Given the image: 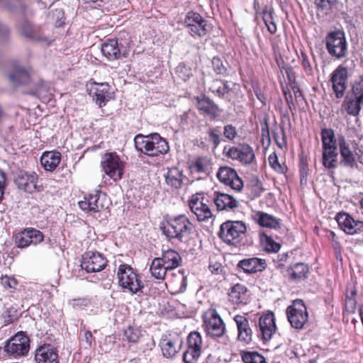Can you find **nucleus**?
<instances>
[{
	"instance_id": "obj_44",
	"label": "nucleus",
	"mask_w": 363,
	"mask_h": 363,
	"mask_svg": "<svg viewBox=\"0 0 363 363\" xmlns=\"http://www.w3.org/2000/svg\"><path fill=\"white\" fill-rule=\"evenodd\" d=\"M259 240L262 247L269 252H277L280 249V245L264 233H260Z\"/></svg>"
},
{
	"instance_id": "obj_30",
	"label": "nucleus",
	"mask_w": 363,
	"mask_h": 363,
	"mask_svg": "<svg viewBox=\"0 0 363 363\" xmlns=\"http://www.w3.org/2000/svg\"><path fill=\"white\" fill-rule=\"evenodd\" d=\"M62 155L57 150L46 151L40 157V164L45 171L53 172L60 163Z\"/></svg>"
},
{
	"instance_id": "obj_52",
	"label": "nucleus",
	"mask_w": 363,
	"mask_h": 363,
	"mask_svg": "<svg viewBox=\"0 0 363 363\" xmlns=\"http://www.w3.org/2000/svg\"><path fill=\"white\" fill-rule=\"evenodd\" d=\"M208 161L206 157H199L196 158L191 167L197 173H204L206 172Z\"/></svg>"
},
{
	"instance_id": "obj_48",
	"label": "nucleus",
	"mask_w": 363,
	"mask_h": 363,
	"mask_svg": "<svg viewBox=\"0 0 363 363\" xmlns=\"http://www.w3.org/2000/svg\"><path fill=\"white\" fill-rule=\"evenodd\" d=\"M176 74L184 82H186L193 76L191 68L184 63L179 64L176 68Z\"/></svg>"
},
{
	"instance_id": "obj_3",
	"label": "nucleus",
	"mask_w": 363,
	"mask_h": 363,
	"mask_svg": "<svg viewBox=\"0 0 363 363\" xmlns=\"http://www.w3.org/2000/svg\"><path fill=\"white\" fill-rule=\"evenodd\" d=\"M218 235L228 245L238 247L247 238V227L242 221L227 220L220 225Z\"/></svg>"
},
{
	"instance_id": "obj_15",
	"label": "nucleus",
	"mask_w": 363,
	"mask_h": 363,
	"mask_svg": "<svg viewBox=\"0 0 363 363\" xmlns=\"http://www.w3.org/2000/svg\"><path fill=\"white\" fill-rule=\"evenodd\" d=\"M187 348L183 354L184 363H196L199 359L203 347V339L198 331L191 332L186 339Z\"/></svg>"
},
{
	"instance_id": "obj_43",
	"label": "nucleus",
	"mask_w": 363,
	"mask_h": 363,
	"mask_svg": "<svg viewBox=\"0 0 363 363\" xmlns=\"http://www.w3.org/2000/svg\"><path fill=\"white\" fill-rule=\"evenodd\" d=\"M22 34L34 40H44L40 36V28H34L30 22H26L21 28Z\"/></svg>"
},
{
	"instance_id": "obj_27",
	"label": "nucleus",
	"mask_w": 363,
	"mask_h": 363,
	"mask_svg": "<svg viewBox=\"0 0 363 363\" xmlns=\"http://www.w3.org/2000/svg\"><path fill=\"white\" fill-rule=\"evenodd\" d=\"M101 52L108 60H116L122 57H127V53L122 50L116 38L107 39L101 45Z\"/></svg>"
},
{
	"instance_id": "obj_1",
	"label": "nucleus",
	"mask_w": 363,
	"mask_h": 363,
	"mask_svg": "<svg viewBox=\"0 0 363 363\" xmlns=\"http://www.w3.org/2000/svg\"><path fill=\"white\" fill-rule=\"evenodd\" d=\"M194 228V224L185 214L166 215L160 225L162 233L168 240H175L179 242L187 241Z\"/></svg>"
},
{
	"instance_id": "obj_5",
	"label": "nucleus",
	"mask_w": 363,
	"mask_h": 363,
	"mask_svg": "<svg viewBox=\"0 0 363 363\" xmlns=\"http://www.w3.org/2000/svg\"><path fill=\"white\" fill-rule=\"evenodd\" d=\"M211 204V195L202 191L193 194L188 200L190 211L199 222L208 221L213 217Z\"/></svg>"
},
{
	"instance_id": "obj_16",
	"label": "nucleus",
	"mask_w": 363,
	"mask_h": 363,
	"mask_svg": "<svg viewBox=\"0 0 363 363\" xmlns=\"http://www.w3.org/2000/svg\"><path fill=\"white\" fill-rule=\"evenodd\" d=\"M88 86L89 96L99 108H103L114 99V93L111 91V86L107 82L98 83L91 81Z\"/></svg>"
},
{
	"instance_id": "obj_17",
	"label": "nucleus",
	"mask_w": 363,
	"mask_h": 363,
	"mask_svg": "<svg viewBox=\"0 0 363 363\" xmlns=\"http://www.w3.org/2000/svg\"><path fill=\"white\" fill-rule=\"evenodd\" d=\"M79 208L87 213H98L108 208V202L106 194H102L101 190L84 196V200L79 201Z\"/></svg>"
},
{
	"instance_id": "obj_60",
	"label": "nucleus",
	"mask_w": 363,
	"mask_h": 363,
	"mask_svg": "<svg viewBox=\"0 0 363 363\" xmlns=\"http://www.w3.org/2000/svg\"><path fill=\"white\" fill-rule=\"evenodd\" d=\"M262 18L269 32L272 34L275 33L277 31V26L275 23L272 21L271 14L264 12Z\"/></svg>"
},
{
	"instance_id": "obj_50",
	"label": "nucleus",
	"mask_w": 363,
	"mask_h": 363,
	"mask_svg": "<svg viewBox=\"0 0 363 363\" xmlns=\"http://www.w3.org/2000/svg\"><path fill=\"white\" fill-rule=\"evenodd\" d=\"M211 62L213 69L216 74L223 76L228 74V68L219 57H213Z\"/></svg>"
},
{
	"instance_id": "obj_31",
	"label": "nucleus",
	"mask_w": 363,
	"mask_h": 363,
	"mask_svg": "<svg viewBox=\"0 0 363 363\" xmlns=\"http://www.w3.org/2000/svg\"><path fill=\"white\" fill-rule=\"evenodd\" d=\"M247 313H245L244 315H236L234 317V320L236 323L238 331V340L244 345L248 344L250 341V328L248 323V318L247 317Z\"/></svg>"
},
{
	"instance_id": "obj_55",
	"label": "nucleus",
	"mask_w": 363,
	"mask_h": 363,
	"mask_svg": "<svg viewBox=\"0 0 363 363\" xmlns=\"http://www.w3.org/2000/svg\"><path fill=\"white\" fill-rule=\"evenodd\" d=\"M266 267L265 259L257 257L251 258V273L262 272Z\"/></svg>"
},
{
	"instance_id": "obj_33",
	"label": "nucleus",
	"mask_w": 363,
	"mask_h": 363,
	"mask_svg": "<svg viewBox=\"0 0 363 363\" xmlns=\"http://www.w3.org/2000/svg\"><path fill=\"white\" fill-rule=\"evenodd\" d=\"M247 291V288L245 286L241 284H235L228 293L230 301L235 304H247L248 298Z\"/></svg>"
},
{
	"instance_id": "obj_46",
	"label": "nucleus",
	"mask_w": 363,
	"mask_h": 363,
	"mask_svg": "<svg viewBox=\"0 0 363 363\" xmlns=\"http://www.w3.org/2000/svg\"><path fill=\"white\" fill-rule=\"evenodd\" d=\"M318 9L325 14H328L336 7L337 0H314Z\"/></svg>"
},
{
	"instance_id": "obj_14",
	"label": "nucleus",
	"mask_w": 363,
	"mask_h": 363,
	"mask_svg": "<svg viewBox=\"0 0 363 363\" xmlns=\"http://www.w3.org/2000/svg\"><path fill=\"white\" fill-rule=\"evenodd\" d=\"M13 240L16 247L26 248L30 245H37L44 240L43 233L34 228H26L13 233Z\"/></svg>"
},
{
	"instance_id": "obj_10",
	"label": "nucleus",
	"mask_w": 363,
	"mask_h": 363,
	"mask_svg": "<svg viewBox=\"0 0 363 363\" xmlns=\"http://www.w3.org/2000/svg\"><path fill=\"white\" fill-rule=\"evenodd\" d=\"M101 167L105 174L113 180L116 182L122 179L125 164L116 152L105 153L101 159Z\"/></svg>"
},
{
	"instance_id": "obj_36",
	"label": "nucleus",
	"mask_w": 363,
	"mask_h": 363,
	"mask_svg": "<svg viewBox=\"0 0 363 363\" xmlns=\"http://www.w3.org/2000/svg\"><path fill=\"white\" fill-rule=\"evenodd\" d=\"M308 272V267L302 262L296 263L289 267L287 269V274L289 277L296 281L307 278Z\"/></svg>"
},
{
	"instance_id": "obj_11",
	"label": "nucleus",
	"mask_w": 363,
	"mask_h": 363,
	"mask_svg": "<svg viewBox=\"0 0 363 363\" xmlns=\"http://www.w3.org/2000/svg\"><path fill=\"white\" fill-rule=\"evenodd\" d=\"M30 342V338L26 333L18 332L7 340L4 346V351L14 358L23 357L29 351Z\"/></svg>"
},
{
	"instance_id": "obj_58",
	"label": "nucleus",
	"mask_w": 363,
	"mask_h": 363,
	"mask_svg": "<svg viewBox=\"0 0 363 363\" xmlns=\"http://www.w3.org/2000/svg\"><path fill=\"white\" fill-rule=\"evenodd\" d=\"M263 191L262 184L257 177H251V196L258 197Z\"/></svg>"
},
{
	"instance_id": "obj_12",
	"label": "nucleus",
	"mask_w": 363,
	"mask_h": 363,
	"mask_svg": "<svg viewBox=\"0 0 363 363\" xmlns=\"http://www.w3.org/2000/svg\"><path fill=\"white\" fill-rule=\"evenodd\" d=\"M183 339L181 335L177 332L168 331L162 334L159 342L163 357L173 358L182 350Z\"/></svg>"
},
{
	"instance_id": "obj_38",
	"label": "nucleus",
	"mask_w": 363,
	"mask_h": 363,
	"mask_svg": "<svg viewBox=\"0 0 363 363\" xmlns=\"http://www.w3.org/2000/svg\"><path fill=\"white\" fill-rule=\"evenodd\" d=\"M254 219L261 226L264 228L277 229L280 226L279 220L277 218L263 212H257Z\"/></svg>"
},
{
	"instance_id": "obj_63",
	"label": "nucleus",
	"mask_w": 363,
	"mask_h": 363,
	"mask_svg": "<svg viewBox=\"0 0 363 363\" xmlns=\"http://www.w3.org/2000/svg\"><path fill=\"white\" fill-rule=\"evenodd\" d=\"M301 65L306 73L308 75H311L313 74V68L308 58V56L304 52H301Z\"/></svg>"
},
{
	"instance_id": "obj_34",
	"label": "nucleus",
	"mask_w": 363,
	"mask_h": 363,
	"mask_svg": "<svg viewBox=\"0 0 363 363\" xmlns=\"http://www.w3.org/2000/svg\"><path fill=\"white\" fill-rule=\"evenodd\" d=\"M164 177L166 184L172 189H178L182 186L184 175L178 168L168 169Z\"/></svg>"
},
{
	"instance_id": "obj_39",
	"label": "nucleus",
	"mask_w": 363,
	"mask_h": 363,
	"mask_svg": "<svg viewBox=\"0 0 363 363\" xmlns=\"http://www.w3.org/2000/svg\"><path fill=\"white\" fill-rule=\"evenodd\" d=\"M337 148L322 150V164L327 169H335L337 167Z\"/></svg>"
},
{
	"instance_id": "obj_26",
	"label": "nucleus",
	"mask_w": 363,
	"mask_h": 363,
	"mask_svg": "<svg viewBox=\"0 0 363 363\" xmlns=\"http://www.w3.org/2000/svg\"><path fill=\"white\" fill-rule=\"evenodd\" d=\"M259 328L261 338L264 341L271 340L277 330L274 314L269 312L262 315L259 319Z\"/></svg>"
},
{
	"instance_id": "obj_40",
	"label": "nucleus",
	"mask_w": 363,
	"mask_h": 363,
	"mask_svg": "<svg viewBox=\"0 0 363 363\" xmlns=\"http://www.w3.org/2000/svg\"><path fill=\"white\" fill-rule=\"evenodd\" d=\"M209 90L219 98L223 99L231 91L228 82L221 79H213L209 86Z\"/></svg>"
},
{
	"instance_id": "obj_54",
	"label": "nucleus",
	"mask_w": 363,
	"mask_h": 363,
	"mask_svg": "<svg viewBox=\"0 0 363 363\" xmlns=\"http://www.w3.org/2000/svg\"><path fill=\"white\" fill-rule=\"evenodd\" d=\"M269 165L278 173H284L285 167L281 164L278 160V157L275 152H273L268 158Z\"/></svg>"
},
{
	"instance_id": "obj_49",
	"label": "nucleus",
	"mask_w": 363,
	"mask_h": 363,
	"mask_svg": "<svg viewBox=\"0 0 363 363\" xmlns=\"http://www.w3.org/2000/svg\"><path fill=\"white\" fill-rule=\"evenodd\" d=\"M273 137L277 145L283 148L286 146V140L285 136L284 130L281 126H277L273 130Z\"/></svg>"
},
{
	"instance_id": "obj_41",
	"label": "nucleus",
	"mask_w": 363,
	"mask_h": 363,
	"mask_svg": "<svg viewBox=\"0 0 363 363\" xmlns=\"http://www.w3.org/2000/svg\"><path fill=\"white\" fill-rule=\"evenodd\" d=\"M344 107L347 113L356 116L359 114L363 101H359L352 94H348L344 101Z\"/></svg>"
},
{
	"instance_id": "obj_22",
	"label": "nucleus",
	"mask_w": 363,
	"mask_h": 363,
	"mask_svg": "<svg viewBox=\"0 0 363 363\" xmlns=\"http://www.w3.org/2000/svg\"><path fill=\"white\" fill-rule=\"evenodd\" d=\"M57 347L50 343L39 345L35 351L36 363H60V356Z\"/></svg>"
},
{
	"instance_id": "obj_25",
	"label": "nucleus",
	"mask_w": 363,
	"mask_h": 363,
	"mask_svg": "<svg viewBox=\"0 0 363 363\" xmlns=\"http://www.w3.org/2000/svg\"><path fill=\"white\" fill-rule=\"evenodd\" d=\"M212 201L218 211H234L238 206V201L233 196L220 191L213 192Z\"/></svg>"
},
{
	"instance_id": "obj_61",
	"label": "nucleus",
	"mask_w": 363,
	"mask_h": 363,
	"mask_svg": "<svg viewBox=\"0 0 363 363\" xmlns=\"http://www.w3.org/2000/svg\"><path fill=\"white\" fill-rule=\"evenodd\" d=\"M282 92L284 95L285 100L287 103V105L289 106V108L292 111L295 110V105L293 101V96L290 91V89L287 86H282Z\"/></svg>"
},
{
	"instance_id": "obj_56",
	"label": "nucleus",
	"mask_w": 363,
	"mask_h": 363,
	"mask_svg": "<svg viewBox=\"0 0 363 363\" xmlns=\"http://www.w3.org/2000/svg\"><path fill=\"white\" fill-rule=\"evenodd\" d=\"M71 304L74 309L83 310L91 305V301L88 298H77L72 299Z\"/></svg>"
},
{
	"instance_id": "obj_51",
	"label": "nucleus",
	"mask_w": 363,
	"mask_h": 363,
	"mask_svg": "<svg viewBox=\"0 0 363 363\" xmlns=\"http://www.w3.org/2000/svg\"><path fill=\"white\" fill-rule=\"evenodd\" d=\"M208 140L213 143L214 148L217 147L220 142L221 130L220 127L211 128L208 130Z\"/></svg>"
},
{
	"instance_id": "obj_64",
	"label": "nucleus",
	"mask_w": 363,
	"mask_h": 363,
	"mask_svg": "<svg viewBox=\"0 0 363 363\" xmlns=\"http://www.w3.org/2000/svg\"><path fill=\"white\" fill-rule=\"evenodd\" d=\"M237 271L238 273L243 272L247 274H250V258L244 259L240 261L237 265Z\"/></svg>"
},
{
	"instance_id": "obj_6",
	"label": "nucleus",
	"mask_w": 363,
	"mask_h": 363,
	"mask_svg": "<svg viewBox=\"0 0 363 363\" xmlns=\"http://www.w3.org/2000/svg\"><path fill=\"white\" fill-rule=\"evenodd\" d=\"M184 25L188 29L189 35L195 39L205 38L212 28L206 19L194 11L186 13Z\"/></svg>"
},
{
	"instance_id": "obj_57",
	"label": "nucleus",
	"mask_w": 363,
	"mask_h": 363,
	"mask_svg": "<svg viewBox=\"0 0 363 363\" xmlns=\"http://www.w3.org/2000/svg\"><path fill=\"white\" fill-rule=\"evenodd\" d=\"M359 101H363V75L358 82L354 83L352 87V93Z\"/></svg>"
},
{
	"instance_id": "obj_20",
	"label": "nucleus",
	"mask_w": 363,
	"mask_h": 363,
	"mask_svg": "<svg viewBox=\"0 0 363 363\" xmlns=\"http://www.w3.org/2000/svg\"><path fill=\"white\" fill-rule=\"evenodd\" d=\"M166 286L172 294H178L185 291L187 286V277L184 269L169 270L166 277Z\"/></svg>"
},
{
	"instance_id": "obj_8",
	"label": "nucleus",
	"mask_w": 363,
	"mask_h": 363,
	"mask_svg": "<svg viewBox=\"0 0 363 363\" xmlns=\"http://www.w3.org/2000/svg\"><path fill=\"white\" fill-rule=\"evenodd\" d=\"M354 67V61L347 59L332 73L330 81L336 98L343 97L347 87L348 69Z\"/></svg>"
},
{
	"instance_id": "obj_53",
	"label": "nucleus",
	"mask_w": 363,
	"mask_h": 363,
	"mask_svg": "<svg viewBox=\"0 0 363 363\" xmlns=\"http://www.w3.org/2000/svg\"><path fill=\"white\" fill-rule=\"evenodd\" d=\"M124 335L126 337V339L130 342H137L140 338V331L138 329H136L132 326H128L124 330Z\"/></svg>"
},
{
	"instance_id": "obj_19",
	"label": "nucleus",
	"mask_w": 363,
	"mask_h": 363,
	"mask_svg": "<svg viewBox=\"0 0 363 363\" xmlns=\"http://www.w3.org/2000/svg\"><path fill=\"white\" fill-rule=\"evenodd\" d=\"M108 260L99 252H86L82 258L81 267L88 273L102 271L107 265Z\"/></svg>"
},
{
	"instance_id": "obj_37",
	"label": "nucleus",
	"mask_w": 363,
	"mask_h": 363,
	"mask_svg": "<svg viewBox=\"0 0 363 363\" xmlns=\"http://www.w3.org/2000/svg\"><path fill=\"white\" fill-rule=\"evenodd\" d=\"M169 269L162 264V260H160L158 257H155L152 260L150 272L151 276L157 280H164L166 279Z\"/></svg>"
},
{
	"instance_id": "obj_2",
	"label": "nucleus",
	"mask_w": 363,
	"mask_h": 363,
	"mask_svg": "<svg viewBox=\"0 0 363 363\" xmlns=\"http://www.w3.org/2000/svg\"><path fill=\"white\" fill-rule=\"evenodd\" d=\"M134 145L137 152L150 157H159L169 151L168 142L157 133L147 135L140 133L136 135Z\"/></svg>"
},
{
	"instance_id": "obj_47",
	"label": "nucleus",
	"mask_w": 363,
	"mask_h": 363,
	"mask_svg": "<svg viewBox=\"0 0 363 363\" xmlns=\"http://www.w3.org/2000/svg\"><path fill=\"white\" fill-rule=\"evenodd\" d=\"M1 318L5 325L13 323L18 318V311L15 306H11L2 313Z\"/></svg>"
},
{
	"instance_id": "obj_32",
	"label": "nucleus",
	"mask_w": 363,
	"mask_h": 363,
	"mask_svg": "<svg viewBox=\"0 0 363 363\" xmlns=\"http://www.w3.org/2000/svg\"><path fill=\"white\" fill-rule=\"evenodd\" d=\"M158 258L160 260H162V264L169 269V271L177 269L182 262L179 253L173 249L164 250L162 256Z\"/></svg>"
},
{
	"instance_id": "obj_21",
	"label": "nucleus",
	"mask_w": 363,
	"mask_h": 363,
	"mask_svg": "<svg viewBox=\"0 0 363 363\" xmlns=\"http://www.w3.org/2000/svg\"><path fill=\"white\" fill-rule=\"evenodd\" d=\"M216 176L220 182L230 186L234 191H240L243 187L242 179L231 167L225 166L220 167Z\"/></svg>"
},
{
	"instance_id": "obj_28",
	"label": "nucleus",
	"mask_w": 363,
	"mask_h": 363,
	"mask_svg": "<svg viewBox=\"0 0 363 363\" xmlns=\"http://www.w3.org/2000/svg\"><path fill=\"white\" fill-rule=\"evenodd\" d=\"M337 143L340 147V164L345 167L349 168H354L357 167L355 155L350 150L348 143L346 142L344 136H339L337 138Z\"/></svg>"
},
{
	"instance_id": "obj_24",
	"label": "nucleus",
	"mask_w": 363,
	"mask_h": 363,
	"mask_svg": "<svg viewBox=\"0 0 363 363\" xmlns=\"http://www.w3.org/2000/svg\"><path fill=\"white\" fill-rule=\"evenodd\" d=\"M9 78L14 87L27 85L31 81V69H26L14 62L12 63V70L9 72Z\"/></svg>"
},
{
	"instance_id": "obj_9",
	"label": "nucleus",
	"mask_w": 363,
	"mask_h": 363,
	"mask_svg": "<svg viewBox=\"0 0 363 363\" xmlns=\"http://www.w3.org/2000/svg\"><path fill=\"white\" fill-rule=\"evenodd\" d=\"M325 46L328 53L337 59L342 58L347 53V43L343 31L336 30L328 33Z\"/></svg>"
},
{
	"instance_id": "obj_45",
	"label": "nucleus",
	"mask_w": 363,
	"mask_h": 363,
	"mask_svg": "<svg viewBox=\"0 0 363 363\" xmlns=\"http://www.w3.org/2000/svg\"><path fill=\"white\" fill-rule=\"evenodd\" d=\"M0 283L3 288L9 293L16 291L18 286V281L13 276H1Z\"/></svg>"
},
{
	"instance_id": "obj_4",
	"label": "nucleus",
	"mask_w": 363,
	"mask_h": 363,
	"mask_svg": "<svg viewBox=\"0 0 363 363\" xmlns=\"http://www.w3.org/2000/svg\"><path fill=\"white\" fill-rule=\"evenodd\" d=\"M202 328L207 337L220 338L227 333L226 325L217 310L211 306L201 315Z\"/></svg>"
},
{
	"instance_id": "obj_13",
	"label": "nucleus",
	"mask_w": 363,
	"mask_h": 363,
	"mask_svg": "<svg viewBox=\"0 0 363 363\" xmlns=\"http://www.w3.org/2000/svg\"><path fill=\"white\" fill-rule=\"evenodd\" d=\"M14 183L18 189L28 194L41 192L44 190V186L35 172H18L15 176Z\"/></svg>"
},
{
	"instance_id": "obj_62",
	"label": "nucleus",
	"mask_w": 363,
	"mask_h": 363,
	"mask_svg": "<svg viewBox=\"0 0 363 363\" xmlns=\"http://www.w3.org/2000/svg\"><path fill=\"white\" fill-rule=\"evenodd\" d=\"M223 134L227 139L233 140L237 135L236 128L231 124L226 125L224 127Z\"/></svg>"
},
{
	"instance_id": "obj_35",
	"label": "nucleus",
	"mask_w": 363,
	"mask_h": 363,
	"mask_svg": "<svg viewBox=\"0 0 363 363\" xmlns=\"http://www.w3.org/2000/svg\"><path fill=\"white\" fill-rule=\"evenodd\" d=\"M249 147L247 146L245 150L240 149L239 147L235 146H225L223 153L229 158L233 160H238L240 162L247 163L248 162V152Z\"/></svg>"
},
{
	"instance_id": "obj_42",
	"label": "nucleus",
	"mask_w": 363,
	"mask_h": 363,
	"mask_svg": "<svg viewBox=\"0 0 363 363\" xmlns=\"http://www.w3.org/2000/svg\"><path fill=\"white\" fill-rule=\"evenodd\" d=\"M322 150L337 148L334 130L331 128L321 130Z\"/></svg>"
},
{
	"instance_id": "obj_18",
	"label": "nucleus",
	"mask_w": 363,
	"mask_h": 363,
	"mask_svg": "<svg viewBox=\"0 0 363 363\" xmlns=\"http://www.w3.org/2000/svg\"><path fill=\"white\" fill-rule=\"evenodd\" d=\"M287 318L291 325L296 329H302L308 321L306 307L302 300L298 299L286 308Z\"/></svg>"
},
{
	"instance_id": "obj_23",
	"label": "nucleus",
	"mask_w": 363,
	"mask_h": 363,
	"mask_svg": "<svg viewBox=\"0 0 363 363\" xmlns=\"http://www.w3.org/2000/svg\"><path fill=\"white\" fill-rule=\"evenodd\" d=\"M336 220L340 229L348 235H356L363 232V222L354 220L347 213H339Z\"/></svg>"
},
{
	"instance_id": "obj_59",
	"label": "nucleus",
	"mask_w": 363,
	"mask_h": 363,
	"mask_svg": "<svg viewBox=\"0 0 363 363\" xmlns=\"http://www.w3.org/2000/svg\"><path fill=\"white\" fill-rule=\"evenodd\" d=\"M300 182L301 185H306L307 184V177L308 174V168L307 162L301 160L300 162Z\"/></svg>"
},
{
	"instance_id": "obj_29",
	"label": "nucleus",
	"mask_w": 363,
	"mask_h": 363,
	"mask_svg": "<svg viewBox=\"0 0 363 363\" xmlns=\"http://www.w3.org/2000/svg\"><path fill=\"white\" fill-rule=\"evenodd\" d=\"M195 100L196 101L197 109L201 113L209 116L213 118L218 116L219 108L208 96L203 94L200 96H196Z\"/></svg>"
},
{
	"instance_id": "obj_7",
	"label": "nucleus",
	"mask_w": 363,
	"mask_h": 363,
	"mask_svg": "<svg viewBox=\"0 0 363 363\" xmlns=\"http://www.w3.org/2000/svg\"><path fill=\"white\" fill-rule=\"evenodd\" d=\"M117 277L119 286L132 294H136L143 288L139 274L128 264L119 265Z\"/></svg>"
}]
</instances>
